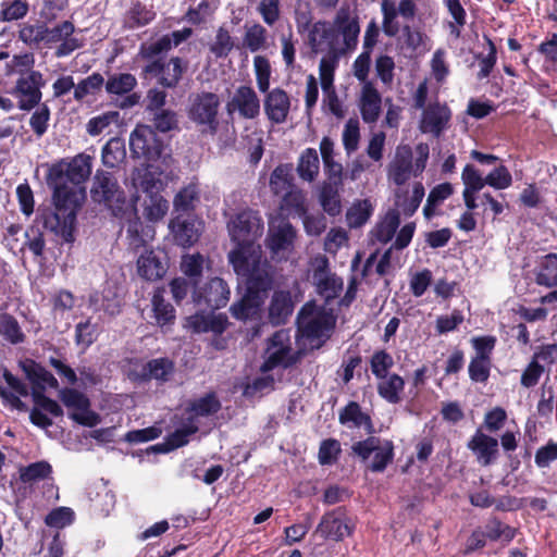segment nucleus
Returning a JSON list of instances; mask_svg holds the SVG:
<instances>
[{
  "instance_id": "nucleus-36",
  "label": "nucleus",
  "mask_w": 557,
  "mask_h": 557,
  "mask_svg": "<svg viewBox=\"0 0 557 557\" xmlns=\"http://www.w3.org/2000/svg\"><path fill=\"white\" fill-rule=\"evenodd\" d=\"M221 401L214 392H209L206 395L191 400L186 407L187 418H191L194 423L200 417H210L221 410Z\"/></svg>"
},
{
  "instance_id": "nucleus-47",
  "label": "nucleus",
  "mask_w": 557,
  "mask_h": 557,
  "mask_svg": "<svg viewBox=\"0 0 557 557\" xmlns=\"http://www.w3.org/2000/svg\"><path fill=\"white\" fill-rule=\"evenodd\" d=\"M137 86L136 77L131 73H115L109 75L104 82L106 91L109 95L124 96Z\"/></svg>"
},
{
  "instance_id": "nucleus-62",
  "label": "nucleus",
  "mask_w": 557,
  "mask_h": 557,
  "mask_svg": "<svg viewBox=\"0 0 557 557\" xmlns=\"http://www.w3.org/2000/svg\"><path fill=\"white\" fill-rule=\"evenodd\" d=\"M75 513L70 507H58L52 509L46 517L45 523L48 527L63 529L73 523Z\"/></svg>"
},
{
  "instance_id": "nucleus-7",
  "label": "nucleus",
  "mask_w": 557,
  "mask_h": 557,
  "mask_svg": "<svg viewBox=\"0 0 557 557\" xmlns=\"http://www.w3.org/2000/svg\"><path fill=\"white\" fill-rule=\"evenodd\" d=\"M20 367L33 385L32 397L35 406L42 412L46 411L57 418L62 417L63 409L61 406L54 399L45 395L46 386L51 388L59 386L54 375L34 359L21 361Z\"/></svg>"
},
{
  "instance_id": "nucleus-29",
  "label": "nucleus",
  "mask_w": 557,
  "mask_h": 557,
  "mask_svg": "<svg viewBox=\"0 0 557 557\" xmlns=\"http://www.w3.org/2000/svg\"><path fill=\"white\" fill-rule=\"evenodd\" d=\"M138 274L147 281H156L166 273L168 262L162 250H146L137 260Z\"/></svg>"
},
{
  "instance_id": "nucleus-1",
  "label": "nucleus",
  "mask_w": 557,
  "mask_h": 557,
  "mask_svg": "<svg viewBox=\"0 0 557 557\" xmlns=\"http://www.w3.org/2000/svg\"><path fill=\"white\" fill-rule=\"evenodd\" d=\"M233 270L244 284L245 292L242 298L231 306L232 317L244 322H260L265 299L275 283L274 267L272 264L258 267V262L252 267H247L244 258L236 253Z\"/></svg>"
},
{
  "instance_id": "nucleus-32",
  "label": "nucleus",
  "mask_w": 557,
  "mask_h": 557,
  "mask_svg": "<svg viewBox=\"0 0 557 557\" xmlns=\"http://www.w3.org/2000/svg\"><path fill=\"white\" fill-rule=\"evenodd\" d=\"M296 230L289 222H282L277 227L270 228L265 245L273 256L289 251L294 246Z\"/></svg>"
},
{
  "instance_id": "nucleus-5",
  "label": "nucleus",
  "mask_w": 557,
  "mask_h": 557,
  "mask_svg": "<svg viewBox=\"0 0 557 557\" xmlns=\"http://www.w3.org/2000/svg\"><path fill=\"white\" fill-rule=\"evenodd\" d=\"M298 331L313 348H320L330 337L336 325V318L331 311L313 301L306 302L297 317Z\"/></svg>"
},
{
  "instance_id": "nucleus-63",
  "label": "nucleus",
  "mask_w": 557,
  "mask_h": 557,
  "mask_svg": "<svg viewBox=\"0 0 557 557\" xmlns=\"http://www.w3.org/2000/svg\"><path fill=\"white\" fill-rule=\"evenodd\" d=\"M234 48V41L230 32L224 27L216 30L214 42L210 46V51L215 58H226Z\"/></svg>"
},
{
  "instance_id": "nucleus-53",
  "label": "nucleus",
  "mask_w": 557,
  "mask_h": 557,
  "mask_svg": "<svg viewBox=\"0 0 557 557\" xmlns=\"http://www.w3.org/2000/svg\"><path fill=\"white\" fill-rule=\"evenodd\" d=\"M199 431L197 423L191 418H186V422L174 432L166 435V440L172 450L181 448L189 443V437Z\"/></svg>"
},
{
  "instance_id": "nucleus-44",
  "label": "nucleus",
  "mask_w": 557,
  "mask_h": 557,
  "mask_svg": "<svg viewBox=\"0 0 557 557\" xmlns=\"http://www.w3.org/2000/svg\"><path fill=\"white\" fill-rule=\"evenodd\" d=\"M156 12L140 1H135L126 12L125 25L131 28H139L148 25L156 18Z\"/></svg>"
},
{
  "instance_id": "nucleus-37",
  "label": "nucleus",
  "mask_w": 557,
  "mask_h": 557,
  "mask_svg": "<svg viewBox=\"0 0 557 557\" xmlns=\"http://www.w3.org/2000/svg\"><path fill=\"white\" fill-rule=\"evenodd\" d=\"M338 420L343 425L351 423L354 428L364 426L369 434L374 432L371 417L362 411L361 406L357 401H349L339 411Z\"/></svg>"
},
{
  "instance_id": "nucleus-35",
  "label": "nucleus",
  "mask_w": 557,
  "mask_h": 557,
  "mask_svg": "<svg viewBox=\"0 0 557 557\" xmlns=\"http://www.w3.org/2000/svg\"><path fill=\"white\" fill-rule=\"evenodd\" d=\"M412 171V152L410 148L397 150L394 160L388 165V178L397 186L404 185Z\"/></svg>"
},
{
  "instance_id": "nucleus-49",
  "label": "nucleus",
  "mask_w": 557,
  "mask_h": 557,
  "mask_svg": "<svg viewBox=\"0 0 557 557\" xmlns=\"http://www.w3.org/2000/svg\"><path fill=\"white\" fill-rule=\"evenodd\" d=\"M334 38L335 28L326 21H318L309 32L308 42L313 50H318L321 45L330 44Z\"/></svg>"
},
{
  "instance_id": "nucleus-64",
  "label": "nucleus",
  "mask_w": 557,
  "mask_h": 557,
  "mask_svg": "<svg viewBox=\"0 0 557 557\" xmlns=\"http://www.w3.org/2000/svg\"><path fill=\"white\" fill-rule=\"evenodd\" d=\"M486 185L503 190L512 185V176L507 166L499 164L485 176Z\"/></svg>"
},
{
  "instance_id": "nucleus-15",
  "label": "nucleus",
  "mask_w": 557,
  "mask_h": 557,
  "mask_svg": "<svg viewBox=\"0 0 557 557\" xmlns=\"http://www.w3.org/2000/svg\"><path fill=\"white\" fill-rule=\"evenodd\" d=\"M91 157L79 153L70 162L54 164L49 169L48 181L64 182L65 180L79 185L86 182L91 174Z\"/></svg>"
},
{
  "instance_id": "nucleus-57",
  "label": "nucleus",
  "mask_w": 557,
  "mask_h": 557,
  "mask_svg": "<svg viewBox=\"0 0 557 557\" xmlns=\"http://www.w3.org/2000/svg\"><path fill=\"white\" fill-rule=\"evenodd\" d=\"M485 537L491 541H498L504 539L505 542H511L517 533V530L508 524H504L499 519L493 518L485 527Z\"/></svg>"
},
{
  "instance_id": "nucleus-13",
  "label": "nucleus",
  "mask_w": 557,
  "mask_h": 557,
  "mask_svg": "<svg viewBox=\"0 0 557 557\" xmlns=\"http://www.w3.org/2000/svg\"><path fill=\"white\" fill-rule=\"evenodd\" d=\"M354 530L355 523L348 516L346 507L339 506L322 516L315 533L323 540L341 542L350 536Z\"/></svg>"
},
{
  "instance_id": "nucleus-50",
  "label": "nucleus",
  "mask_w": 557,
  "mask_h": 557,
  "mask_svg": "<svg viewBox=\"0 0 557 557\" xmlns=\"http://www.w3.org/2000/svg\"><path fill=\"white\" fill-rule=\"evenodd\" d=\"M52 473L51 465L46 460L36 461L18 469L20 480L23 483H33L45 480Z\"/></svg>"
},
{
  "instance_id": "nucleus-51",
  "label": "nucleus",
  "mask_w": 557,
  "mask_h": 557,
  "mask_svg": "<svg viewBox=\"0 0 557 557\" xmlns=\"http://www.w3.org/2000/svg\"><path fill=\"white\" fill-rule=\"evenodd\" d=\"M372 212L373 208L368 199L354 203L346 213L348 226L351 228L361 227L371 218Z\"/></svg>"
},
{
  "instance_id": "nucleus-3",
  "label": "nucleus",
  "mask_w": 557,
  "mask_h": 557,
  "mask_svg": "<svg viewBox=\"0 0 557 557\" xmlns=\"http://www.w3.org/2000/svg\"><path fill=\"white\" fill-rule=\"evenodd\" d=\"M262 231L263 223L257 212L246 210L236 214L230 230L232 240L236 243V247L228 252V261L232 265L236 253L244 258L247 267H252L257 260L258 267L271 264L263 257L261 246L256 244Z\"/></svg>"
},
{
  "instance_id": "nucleus-16",
  "label": "nucleus",
  "mask_w": 557,
  "mask_h": 557,
  "mask_svg": "<svg viewBox=\"0 0 557 557\" xmlns=\"http://www.w3.org/2000/svg\"><path fill=\"white\" fill-rule=\"evenodd\" d=\"M60 399L66 408L79 411L70 413V418L76 423L88 428L99 423V414L90 410V400L84 393L65 387L60 392Z\"/></svg>"
},
{
  "instance_id": "nucleus-6",
  "label": "nucleus",
  "mask_w": 557,
  "mask_h": 557,
  "mask_svg": "<svg viewBox=\"0 0 557 557\" xmlns=\"http://www.w3.org/2000/svg\"><path fill=\"white\" fill-rule=\"evenodd\" d=\"M90 197L95 203L106 207L115 218H124L133 205L127 199L126 193L119 184L115 175L106 170L96 171Z\"/></svg>"
},
{
  "instance_id": "nucleus-27",
  "label": "nucleus",
  "mask_w": 557,
  "mask_h": 557,
  "mask_svg": "<svg viewBox=\"0 0 557 557\" xmlns=\"http://www.w3.org/2000/svg\"><path fill=\"white\" fill-rule=\"evenodd\" d=\"M228 324V319L223 313L196 312L186 318L185 326L196 334L211 332L213 335H222Z\"/></svg>"
},
{
  "instance_id": "nucleus-18",
  "label": "nucleus",
  "mask_w": 557,
  "mask_h": 557,
  "mask_svg": "<svg viewBox=\"0 0 557 557\" xmlns=\"http://www.w3.org/2000/svg\"><path fill=\"white\" fill-rule=\"evenodd\" d=\"M74 32L75 26L71 21H63L51 28L46 25L45 47L60 42L54 51V55L57 58L70 55L83 47L82 40L73 36Z\"/></svg>"
},
{
  "instance_id": "nucleus-34",
  "label": "nucleus",
  "mask_w": 557,
  "mask_h": 557,
  "mask_svg": "<svg viewBox=\"0 0 557 557\" xmlns=\"http://www.w3.org/2000/svg\"><path fill=\"white\" fill-rule=\"evenodd\" d=\"M534 281L546 288L557 287V253L542 256L534 269Z\"/></svg>"
},
{
  "instance_id": "nucleus-8",
  "label": "nucleus",
  "mask_w": 557,
  "mask_h": 557,
  "mask_svg": "<svg viewBox=\"0 0 557 557\" xmlns=\"http://www.w3.org/2000/svg\"><path fill=\"white\" fill-rule=\"evenodd\" d=\"M146 64L141 67L145 79L156 78L162 88L174 89L178 86L184 74L188 71V61L181 57H171L165 61L164 55H153L143 59Z\"/></svg>"
},
{
  "instance_id": "nucleus-12",
  "label": "nucleus",
  "mask_w": 557,
  "mask_h": 557,
  "mask_svg": "<svg viewBox=\"0 0 557 557\" xmlns=\"http://www.w3.org/2000/svg\"><path fill=\"white\" fill-rule=\"evenodd\" d=\"M129 149L133 158L151 162L161 158L164 145L152 126L137 125L129 136Z\"/></svg>"
},
{
  "instance_id": "nucleus-58",
  "label": "nucleus",
  "mask_w": 557,
  "mask_h": 557,
  "mask_svg": "<svg viewBox=\"0 0 557 557\" xmlns=\"http://www.w3.org/2000/svg\"><path fill=\"white\" fill-rule=\"evenodd\" d=\"M51 116L50 108L46 102H40L29 119V126L37 137L44 136L49 126Z\"/></svg>"
},
{
  "instance_id": "nucleus-4",
  "label": "nucleus",
  "mask_w": 557,
  "mask_h": 557,
  "mask_svg": "<svg viewBox=\"0 0 557 557\" xmlns=\"http://www.w3.org/2000/svg\"><path fill=\"white\" fill-rule=\"evenodd\" d=\"M161 176L162 171L159 168L148 164L137 169L133 178L137 188L145 195L144 210L150 221L161 220L169 210V202L162 195L165 183Z\"/></svg>"
},
{
  "instance_id": "nucleus-23",
  "label": "nucleus",
  "mask_w": 557,
  "mask_h": 557,
  "mask_svg": "<svg viewBox=\"0 0 557 557\" xmlns=\"http://www.w3.org/2000/svg\"><path fill=\"white\" fill-rule=\"evenodd\" d=\"M497 438L478 429L467 443V448L473 453L479 465L488 467L496 462L499 456Z\"/></svg>"
},
{
  "instance_id": "nucleus-31",
  "label": "nucleus",
  "mask_w": 557,
  "mask_h": 557,
  "mask_svg": "<svg viewBox=\"0 0 557 557\" xmlns=\"http://www.w3.org/2000/svg\"><path fill=\"white\" fill-rule=\"evenodd\" d=\"M359 108L363 122L371 124L377 121L382 110V96L372 82L362 85Z\"/></svg>"
},
{
  "instance_id": "nucleus-9",
  "label": "nucleus",
  "mask_w": 557,
  "mask_h": 557,
  "mask_svg": "<svg viewBox=\"0 0 557 557\" xmlns=\"http://www.w3.org/2000/svg\"><path fill=\"white\" fill-rule=\"evenodd\" d=\"M220 98L211 91H201L190 97L188 107V117L198 126L205 127L203 131L215 135L219 131V109Z\"/></svg>"
},
{
  "instance_id": "nucleus-25",
  "label": "nucleus",
  "mask_w": 557,
  "mask_h": 557,
  "mask_svg": "<svg viewBox=\"0 0 557 557\" xmlns=\"http://www.w3.org/2000/svg\"><path fill=\"white\" fill-rule=\"evenodd\" d=\"M283 332H275L270 338V348L275 349L269 354L261 366V370L263 372L272 371L277 367L287 369L298 361V357L296 355H292V347L283 344Z\"/></svg>"
},
{
  "instance_id": "nucleus-33",
  "label": "nucleus",
  "mask_w": 557,
  "mask_h": 557,
  "mask_svg": "<svg viewBox=\"0 0 557 557\" xmlns=\"http://www.w3.org/2000/svg\"><path fill=\"white\" fill-rule=\"evenodd\" d=\"M334 24L342 34L344 44L347 48L355 47L358 42L360 33L359 18L357 15L350 16L348 9H341L335 16Z\"/></svg>"
},
{
  "instance_id": "nucleus-39",
  "label": "nucleus",
  "mask_w": 557,
  "mask_h": 557,
  "mask_svg": "<svg viewBox=\"0 0 557 557\" xmlns=\"http://www.w3.org/2000/svg\"><path fill=\"white\" fill-rule=\"evenodd\" d=\"M293 163L278 164L270 175V188L274 195L280 196L295 187Z\"/></svg>"
},
{
  "instance_id": "nucleus-30",
  "label": "nucleus",
  "mask_w": 557,
  "mask_h": 557,
  "mask_svg": "<svg viewBox=\"0 0 557 557\" xmlns=\"http://www.w3.org/2000/svg\"><path fill=\"white\" fill-rule=\"evenodd\" d=\"M294 301L289 290H275L268 306V320L273 326L287 323L294 312Z\"/></svg>"
},
{
  "instance_id": "nucleus-52",
  "label": "nucleus",
  "mask_w": 557,
  "mask_h": 557,
  "mask_svg": "<svg viewBox=\"0 0 557 557\" xmlns=\"http://www.w3.org/2000/svg\"><path fill=\"white\" fill-rule=\"evenodd\" d=\"M104 85L103 76L95 72L86 78L82 79L74 89V99L83 101L88 95H96Z\"/></svg>"
},
{
  "instance_id": "nucleus-10",
  "label": "nucleus",
  "mask_w": 557,
  "mask_h": 557,
  "mask_svg": "<svg viewBox=\"0 0 557 557\" xmlns=\"http://www.w3.org/2000/svg\"><path fill=\"white\" fill-rule=\"evenodd\" d=\"M46 86V79L41 72L36 70L21 72L11 91L17 99V107L22 111H30L40 104L41 89Z\"/></svg>"
},
{
  "instance_id": "nucleus-48",
  "label": "nucleus",
  "mask_w": 557,
  "mask_h": 557,
  "mask_svg": "<svg viewBox=\"0 0 557 557\" xmlns=\"http://www.w3.org/2000/svg\"><path fill=\"white\" fill-rule=\"evenodd\" d=\"M399 224V214L396 211H388L384 219L375 225L372 234L377 242L387 244L395 236Z\"/></svg>"
},
{
  "instance_id": "nucleus-22",
  "label": "nucleus",
  "mask_w": 557,
  "mask_h": 557,
  "mask_svg": "<svg viewBox=\"0 0 557 557\" xmlns=\"http://www.w3.org/2000/svg\"><path fill=\"white\" fill-rule=\"evenodd\" d=\"M191 35L193 29L184 27L183 29L174 30L171 34H165L154 41L143 42L139 46L138 57L140 59H150L153 55H165L172 47L180 46Z\"/></svg>"
},
{
  "instance_id": "nucleus-60",
  "label": "nucleus",
  "mask_w": 557,
  "mask_h": 557,
  "mask_svg": "<svg viewBox=\"0 0 557 557\" xmlns=\"http://www.w3.org/2000/svg\"><path fill=\"white\" fill-rule=\"evenodd\" d=\"M253 67L258 89L263 94L270 91L271 65L269 60L263 55H256Z\"/></svg>"
},
{
  "instance_id": "nucleus-43",
  "label": "nucleus",
  "mask_w": 557,
  "mask_h": 557,
  "mask_svg": "<svg viewBox=\"0 0 557 557\" xmlns=\"http://www.w3.org/2000/svg\"><path fill=\"white\" fill-rule=\"evenodd\" d=\"M46 22L36 21V23H25L18 30V38L30 48L39 49L45 46Z\"/></svg>"
},
{
  "instance_id": "nucleus-19",
  "label": "nucleus",
  "mask_w": 557,
  "mask_h": 557,
  "mask_svg": "<svg viewBox=\"0 0 557 557\" xmlns=\"http://www.w3.org/2000/svg\"><path fill=\"white\" fill-rule=\"evenodd\" d=\"M228 115L238 113L245 120H255L260 114V99L249 85H240L225 106Z\"/></svg>"
},
{
  "instance_id": "nucleus-46",
  "label": "nucleus",
  "mask_w": 557,
  "mask_h": 557,
  "mask_svg": "<svg viewBox=\"0 0 557 557\" xmlns=\"http://www.w3.org/2000/svg\"><path fill=\"white\" fill-rule=\"evenodd\" d=\"M153 318L160 327L172 325L176 319L174 307L164 299L161 292H156L151 299Z\"/></svg>"
},
{
  "instance_id": "nucleus-59",
  "label": "nucleus",
  "mask_w": 557,
  "mask_h": 557,
  "mask_svg": "<svg viewBox=\"0 0 557 557\" xmlns=\"http://www.w3.org/2000/svg\"><path fill=\"white\" fill-rule=\"evenodd\" d=\"M98 337L97 324H92L90 319L79 322L75 326V344L83 349L90 347Z\"/></svg>"
},
{
  "instance_id": "nucleus-21",
  "label": "nucleus",
  "mask_w": 557,
  "mask_h": 557,
  "mask_svg": "<svg viewBox=\"0 0 557 557\" xmlns=\"http://www.w3.org/2000/svg\"><path fill=\"white\" fill-rule=\"evenodd\" d=\"M451 120V110L446 103L431 102L423 109L420 120V131L424 134H433L440 137L448 127Z\"/></svg>"
},
{
  "instance_id": "nucleus-26",
  "label": "nucleus",
  "mask_w": 557,
  "mask_h": 557,
  "mask_svg": "<svg viewBox=\"0 0 557 557\" xmlns=\"http://www.w3.org/2000/svg\"><path fill=\"white\" fill-rule=\"evenodd\" d=\"M173 237L177 245L182 247H190L198 242L201 231L202 223L190 216H184L177 214L174 216L169 224Z\"/></svg>"
},
{
  "instance_id": "nucleus-20",
  "label": "nucleus",
  "mask_w": 557,
  "mask_h": 557,
  "mask_svg": "<svg viewBox=\"0 0 557 557\" xmlns=\"http://www.w3.org/2000/svg\"><path fill=\"white\" fill-rule=\"evenodd\" d=\"M312 278L318 294L323 297L326 302L337 298L343 290V280L336 276V274L331 273L329 259L325 256L317 259Z\"/></svg>"
},
{
  "instance_id": "nucleus-55",
  "label": "nucleus",
  "mask_w": 557,
  "mask_h": 557,
  "mask_svg": "<svg viewBox=\"0 0 557 557\" xmlns=\"http://www.w3.org/2000/svg\"><path fill=\"white\" fill-rule=\"evenodd\" d=\"M268 38L267 29L259 23H255L250 27H246L244 35V45L251 52H257L265 48Z\"/></svg>"
},
{
  "instance_id": "nucleus-38",
  "label": "nucleus",
  "mask_w": 557,
  "mask_h": 557,
  "mask_svg": "<svg viewBox=\"0 0 557 557\" xmlns=\"http://www.w3.org/2000/svg\"><path fill=\"white\" fill-rule=\"evenodd\" d=\"M377 381L376 389L381 398L392 405L401 401V394L406 384L403 376L397 373H391L385 379H379Z\"/></svg>"
},
{
  "instance_id": "nucleus-56",
  "label": "nucleus",
  "mask_w": 557,
  "mask_h": 557,
  "mask_svg": "<svg viewBox=\"0 0 557 557\" xmlns=\"http://www.w3.org/2000/svg\"><path fill=\"white\" fill-rule=\"evenodd\" d=\"M205 259L199 252L183 257L182 272L191 281L193 287L198 285V278L202 275Z\"/></svg>"
},
{
  "instance_id": "nucleus-41",
  "label": "nucleus",
  "mask_w": 557,
  "mask_h": 557,
  "mask_svg": "<svg viewBox=\"0 0 557 557\" xmlns=\"http://www.w3.org/2000/svg\"><path fill=\"white\" fill-rule=\"evenodd\" d=\"M343 185H337L335 183H322L320 188V203L323 208L324 212H326L331 216H336L342 211V203L339 197V190Z\"/></svg>"
},
{
  "instance_id": "nucleus-28",
  "label": "nucleus",
  "mask_w": 557,
  "mask_h": 557,
  "mask_svg": "<svg viewBox=\"0 0 557 557\" xmlns=\"http://www.w3.org/2000/svg\"><path fill=\"white\" fill-rule=\"evenodd\" d=\"M263 109L267 117L274 124H282L287 120L290 110L288 94L280 88L265 92Z\"/></svg>"
},
{
  "instance_id": "nucleus-61",
  "label": "nucleus",
  "mask_w": 557,
  "mask_h": 557,
  "mask_svg": "<svg viewBox=\"0 0 557 557\" xmlns=\"http://www.w3.org/2000/svg\"><path fill=\"white\" fill-rule=\"evenodd\" d=\"M461 181L465 185L463 190L479 193L486 185L485 176L473 164H466L461 172Z\"/></svg>"
},
{
  "instance_id": "nucleus-11",
  "label": "nucleus",
  "mask_w": 557,
  "mask_h": 557,
  "mask_svg": "<svg viewBox=\"0 0 557 557\" xmlns=\"http://www.w3.org/2000/svg\"><path fill=\"white\" fill-rule=\"evenodd\" d=\"M351 450L362 460L369 459L374 454L369 467L372 472H383L394 459L393 442L377 436H368L363 441L354 443Z\"/></svg>"
},
{
  "instance_id": "nucleus-14",
  "label": "nucleus",
  "mask_w": 557,
  "mask_h": 557,
  "mask_svg": "<svg viewBox=\"0 0 557 557\" xmlns=\"http://www.w3.org/2000/svg\"><path fill=\"white\" fill-rule=\"evenodd\" d=\"M230 296L228 284L221 277H212L200 286H194L191 295L195 305L211 311L224 308Z\"/></svg>"
},
{
  "instance_id": "nucleus-2",
  "label": "nucleus",
  "mask_w": 557,
  "mask_h": 557,
  "mask_svg": "<svg viewBox=\"0 0 557 557\" xmlns=\"http://www.w3.org/2000/svg\"><path fill=\"white\" fill-rule=\"evenodd\" d=\"M53 184V206L38 209V220L44 228L60 236L64 242L74 240V225L78 207L77 194L74 188L69 187L64 182H51Z\"/></svg>"
},
{
  "instance_id": "nucleus-40",
  "label": "nucleus",
  "mask_w": 557,
  "mask_h": 557,
  "mask_svg": "<svg viewBox=\"0 0 557 557\" xmlns=\"http://www.w3.org/2000/svg\"><path fill=\"white\" fill-rule=\"evenodd\" d=\"M200 200V190L197 184L190 183L178 190L173 200L174 211L178 214L193 212Z\"/></svg>"
},
{
  "instance_id": "nucleus-17",
  "label": "nucleus",
  "mask_w": 557,
  "mask_h": 557,
  "mask_svg": "<svg viewBox=\"0 0 557 557\" xmlns=\"http://www.w3.org/2000/svg\"><path fill=\"white\" fill-rule=\"evenodd\" d=\"M139 363V360H135L134 364L136 367L128 373V377L136 383H146L151 380L165 383L175 371L174 361L166 357L154 358L143 364Z\"/></svg>"
},
{
  "instance_id": "nucleus-24",
  "label": "nucleus",
  "mask_w": 557,
  "mask_h": 557,
  "mask_svg": "<svg viewBox=\"0 0 557 557\" xmlns=\"http://www.w3.org/2000/svg\"><path fill=\"white\" fill-rule=\"evenodd\" d=\"M120 219L126 221V240L131 249L137 251L145 247L148 240L153 238L154 228L144 224L134 205H132V209L125 213V216Z\"/></svg>"
},
{
  "instance_id": "nucleus-54",
  "label": "nucleus",
  "mask_w": 557,
  "mask_h": 557,
  "mask_svg": "<svg viewBox=\"0 0 557 557\" xmlns=\"http://www.w3.org/2000/svg\"><path fill=\"white\" fill-rule=\"evenodd\" d=\"M369 363L376 380L385 379L386 375L391 374L389 371L394 367V358L385 349H379L373 352Z\"/></svg>"
},
{
  "instance_id": "nucleus-45",
  "label": "nucleus",
  "mask_w": 557,
  "mask_h": 557,
  "mask_svg": "<svg viewBox=\"0 0 557 557\" xmlns=\"http://www.w3.org/2000/svg\"><path fill=\"white\" fill-rule=\"evenodd\" d=\"M0 335L12 345L22 344L26 339L17 319L8 312L0 313Z\"/></svg>"
},
{
  "instance_id": "nucleus-42",
  "label": "nucleus",
  "mask_w": 557,
  "mask_h": 557,
  "mask_svg": "<svg viewBox=\"0 0 557 557\" xmlns=\"http://www.w3.org/2000/svg\"><path fill=\"white\" fill-rule=\"evenodd\" d=\"M320 169L318 152L314 148H306L299 157L297 173L299 177L307 182H313Z\"/></svg>"
}]
</instances>
